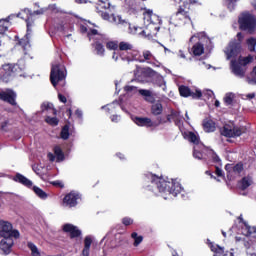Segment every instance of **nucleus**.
Here are the masks:
<instances>
[{
  "label": "nucleus",
  "mask_w": 256,
  "mask_h": 256,
  "mask_svg": "<svg viewBox=\"0 0 256 256\" xmlns=\"http://www.w3.org/2000/svg\"><path fill=\"white\" fill-rule=\"evenodd\" d=\"M60 137H61V139H64V141H66V139H69V125H65L62 128Z\"/></svg>",
  "instance_id": "obj_45"
},
{
  "label": "nucleus",
  "mask_w": 256,
  "mask_h": 256,
  "mask_svg": "<svg viewBox=\"0 0 256 256\" xmlns=\"http://www.w3.org/2000/svg\"><path fill=\"white\" fill-rule=\"evenodd\" d=\"M195 41L198 42L192 47L191 52L193 53V55H195V57H199L200 55H203V53H205V45H209V43H211V39L207 37V34H205V32H200L190 38V43H193Z\"/></svg>",
  "instance_id": "obj_5"
},
{
  "label": "nucleus",
  "mask_w": 256,
  "mask_h": 256,
  "mask_svg": "<svg viewBox=\"0 0 256 256\" xmlns=\"http://www.w3.org/2000/svg\"><path fill=\"white\" fill-rule=\"evenodd\" d=\"M152 115H161L163 113V104L161 102H155L151 107Z\"/></svg>",
  "instance_id": "obj_32"
},
{
  "label": "nucleus",
  "mask_w": 256,
  "mask_h": 256,
  "mask_svg": "<svg viewBox=\"0 0 256 256\" xmlns=\"http://www.w3.org/2000/svg\"><path fill=\"white\" fill-rule=\"evenodd\" d=\"M124 91H126V93H130L131 95H135L137 91L139 92L135 86H125Z\"/></svg>",
  "instance_id": "obj_54"
},
{
  "label": "nucleus",
  "mask_w": 256,
  "mask_h": 256,
  "mask_svg": "<svg viewBox=\"0 0 256 256\" xmlns=\"http://www.w3.org/2000/svg\"><path fill=\"white\" fill-rule=\"evenodd\" d=\"M7 127V117L5 115L0 114V129L5 130Z\"/></svg>",
  "instance_id": "obj_52"
},
{
  "label": "nucleus",
  "mask_w": 256,
  "mask_h": 256,
  "mask_svg": "<svg viewBox=\"0 0 256 256\" xmlns=\"http://www.w3.org/2000/svg\"><path fill=\"white\" fill-rule=\"evenodd\" d=\"M203 95L205 97V99H211V101L215 100V93H213L212 90H204L203 91Z\"/></svg>",
  "instance_id": "obj_47"
},
{
  "label": "nucleus",
  "mask_w": 256,
  "mask_h": 256,
  "mask_svg": "<svg viewBox=\"0 0 256 256\" xmlns=\"http://www.w3.org/2000/svg\"><path fill=\"white\" fill-rule=\"evenodd\" d=\"M239 27L242 31L253 33L256 29V17L250 12H243L238 18Z\"/></svg>",
  "instance_id": "obj_7"
},
{
  "label": "nucleus",
  "mask_w": 256,
  "mask_h": 256,
  "mask_svg": "<svg viewBox=\"0 0 256 256\" xmlns=\"http://www.w3.org/2000/svg\"><path fill=\"white\" fill-rule=\"evenodd\" d=\"M48 9L52 11V13H61V8L57 6V4H51L48 6Z\"/></svg>",
  "instance_id": "obj_55"
},
{
  "label": "nucleus",
  "mask_w": 256,
  "mask_h": 256,
  "mask_svg": "<svg viewBox=\"0 0 256 256\" xmlns=\"http://www.w3.org/2000/svg\"><path fill=\"white\" fill-rule=\"evenodd\" d=\"M248 83L256 84V66L250 73V77H248Z\"/></svg>",
  "instance_id": "obj_50"
},
{
  "label": "nucleus",
  "mask_w": 256,
  "mask_h": 256,
  "mask_svg": "<svg viewBox=\"0 0 256 256\" xmlns=\"http://www.w3.org/2000/svg\"><path fill=\"white\" fill-rule=\"evenodd\" d=\"M144 15V29L137 26H129V33L131 35H144L148 39L159 37L161 33V18L153 13V10L146 9Z\"/></svg>",
  "instance_id": "obj_2"
},
{
  "label": "nucleus",
  "mask_w": 256,
  "mask_h": 256,
  "mask_svg": "<svg viewBox=\"0 0 256 256\" xmlns=\"http://www.w3.org/2000/svg\"><path fill=\"white\" fill-rule=\"evenodd\" d=\"M237 39L238 41L236 40L231 41L229 45L226 47V49L224 50V53L227 59H233L237 57L239 53H241V41H243V34L241 32L237 34Z\"/></svg>",
  "instance_id": "obj_11"
},
{
  "label": "nucleus",
  "mask_w": 256,
  "mask_h": 256,
  "mask_svg": "<svg viewBox=\"0 0 256 256\" xmlns=\"http://www.w3.org/2000/svg\"><path fill=\"white\" fill-rule=\"evenodd\" d=\"M13 180L16 181V183H21V185L28 187V189H31L32 187L35 195H37V197H39V199H42L43 201H45V199L49 197V195L45 191H43V189L37 186H33V182L20 173L16 174Z\"/></svg>",
  "instance_id": "obj_9"
},
{
  "label": "nucleus",
  "mask_w": 256,
  "mask_h": 256,
  "mask_svg": "<svg viewBox=\"0 0 256 256\" xmlns=\"http://www.w3.org/2000/svg\"><path fill=\"white\" fill-rule=\"evenodd\" d=\"M63 231L65 233H69L71 239H75V237L81 236V230H79V228L73 224H65L63 226Z\"/></svg>",
  "instance_id": "obj_23"
},
{
  "label": "nucleus",
  "mask_w": 256,
  "mask_h": 256,
  "mask_svg": "<svg viewBox=\"0 0 256 256\" xmlns=\"http://www.w3.org/2000/svg\"><path fill=\"white\" fill-rule=\"evenodd\" d=\"M58 99L61 103H67V97L63 96V94H58Z\"/></svg>",
  "instance_id": "obj_63"
},
{
  "label": "nucleus",
  "mask_w": 256,
  "mask_h": 256,
  "mask_svg": "<svg viewBox=\"0 0 256 256\" xmlns=\"http://www.w3.org/2000/svg\"><path fill=\"white\" fill-rule=\"evenodd\" d=\"M239 221L242 227V234H244L245 238L243 239L244 246L251 247L254 243H256V228L251 227L245 220H243V216H239Z\"/></svg>",
  "instance_id": "obj_6"
},
{
  "label": "nucleus",
  "mask_w": 256,
  "mask_h": 256,
  "mask_svg": "<svg viewBox=\"0 0 256 256\" xmlns=\"http://www.w3.org/2000/svg\"><path fill=\"white\" fill-rule=\"evenodd\" d=\"M131 237L134 239V247H139L143 242V236H139L136 232H133Z\"/></svg>",
  "instance_id": "obj_42"
},
{
  "label": "nucleus",
  "mask_w": 256,
  "mask_h": 256,
  "mask_svg": "<svg viewBox=\"0 0 256 256\" xmlns=\"http://www.w3.org/2000/svg\"><path fill=\"white\" fill-rule=\"evenodd\" d=\"M237 1L239 0H224V5L229 11H234L235 7H237Z\"/></svg>",
  "instance_id": "obj_38"
},
{
  "label": "nucleus",
  "mask_w": 256,
  "mask_h": 256,
  "mask_svg": "<svg viewBox=\"0 0 256 256\" xmlns=\"http://www.w3.org/2000/svg\"><path fill=\"white\" fill-rule=\"evenodd\" d=\"M112 59L116 63H117V61H119V59H121L122 61H128V63H129L131 61H135V56L131 52L114 51L112 54Z\"/></svg>",
  "instance_id": "obj_20"
},
{
  "label": "nucleus",
  "mask_w": 256,
  "mask_h": 256,
  "mask_svg": "<svg viewBox=\"0 0 256 256\" xmlns=\"http://www.w3.org/2000/svg\"><path fill=\"white\" fill-rule=\"evenodd\" d=\"M58 31H61L64 34L69 33V31H73V26L69 23H62L58 25Z\"/></svg>",
  "instance_id": "obj_35"
},
{
  "label": "nucleus",
  "mask_w": 256,
  "mask_h": 256,
  "mask_svg": "<svg viewBox=\"0 0 256 256\" xmlns=\"http://www.w3.org/2000/svg\"><path fill=\"white\" fill-rule=\"evenodd\" d=\"M0 237L19 239L20 233L18 230L13 229L11 222L0 220Z\"/></svg>",
  "instance_id": "obj_12"
},
{
  "label": "nucleus",
  "mask_w": 256,
  "mask_h": 256,
  "mask_svg": "<svg viewBox=\"0 0 256 256\" xmlns=\"http://www.w3.org/2000/svg\"><path fill=\"white\" fill-rule=\"evenodd\" d=\"M221 135L224 137H241L243 130L233 125L226 124L220 131Z\"/></svg>",
  "instance_id": "obj_14"
},
{
  "label": "nucleus",
  "mask_w": 256,
  "mask_h": 256,
  "mask_svg": "<svg viewBox=\"0 0 256 256\" xmlns=\"http://www.w3.org/2000/svg\"><path fill=\"white\" fill-rule=\"evenodd\" d=\"M54 153L56 155L57 161H63V159H65V154H63V150H61V147L56 146L54 148Z\"/></svg>",
  "instance_id": "obj_40"
},
{
  "label": "nucleus",
  "mask_w": 256,
  "mask_h": 256,
  "mask_svg": "<svg viewBox=\"0 0 256 256\" xmlns=\"http://www.w3.org/2000/svg\"><path fill=\"white\" fill-rule=\"evenodd\" d=\"M145 187L154 195H160L163 199H173L181 193V184L173 179H165L155 174L148 173L145 178Z\"/></svg>",
  "instance_id": "obj_1"
},
{
  "label": "nucleus",
  "mask_w": 256,
  "mask_h": 256,
  "mask_svg": "<svg viewBox=\"0 0 256 256\" xmlns=\"http://www.w3.org/2000/svg\"><path fill=\"white\" fill-rule=\"evenodd\" d=\"M132 121L138 125V127H157V124L152 122L151 118L147 117H132Z\"/></svg>",
  "instance_id": "obj_22"
},
{
  "label": "nucleus",
  "mask_w": 256,
  "mask_h": 256,
  "mask_svg": "<svg viewBox=\"0 0 256 256\" xmlns=\"http://www.w3.org/2000/svg\"><path fill=\"white\" fill-rule=\"evenodd\" d=\"M33 171L34 173H36V175H39V176L43 175V172H41V167H39L38 165L33 166Z\"/></svg>",
  "instance_id": "obj_58"
},
{
  "label": "nucleus",
  "mask_w": 256,
  "mask_h": 256,
  "mask_svg": "<svg viewBox=\"0 0 256 256\" xmlns=\"http://www.w3.org/2000/svg\"><path fill=\"white\" fill-rule=\"evenodd\" d=\"M117 107H119V102L114 101L111 104L103 106L102 109H106L109 113H113L115 111V109H117Z\"/></svg>",
  "instance_id": "obj_43"
},
{
  "label": "nucleus",
  "mask_w": 256,
  "mask_h": 256,
  "mask_svg": "<svg viewBox=\"0 0 256 256\" xmlns=\"http://www.w3.org/2000/svg\"><path fill=\"white\" fill-rule=\"evenodd\" d=\"M251 61H253V57L251 56H247V57H240L238 59V63L242 66L245 67V65H249V63H251Z\"/></svg>",
  "instance_id": "obj_44"
},
{
  "label": "nucleus",
  "mask_w": 256,
  "mask_h": 256,
  "mask_svg": "<svg viewBox=\"0 0 256 256\" xmlns=\"http://www.w3.org/2000/svg\"><path fill=\"white\" fill-rule=\"evenodd\" d=\"M204 147L205 146H203V144L194 146L193 156L195 157V159H203V154L201 153V151Z\"/></svg>",
  "instance_id": "obj_36"
},
{
  "label": "nucleus",
  "mask_w": 256,
  "mask_h": 256,
  "mask_svg": "<svg viewBox=\"0 0 256 256\" xmlns=\"http://www.w3.org/2000/svg\"><path fill=\"white\" fill-rule=\"evenodd\" d=\"M0 241V255H9L11 253V249L15 244L13 238L9 237H1Z\"/></svg>",
  "instance_id": "obj_16"
},
{
  "label": "nucleus",
  "mask_w": 256,
  "mask_h": 256,
  "mask_svg": "<svg viewBox=\"0 0 256 256\" xmlns=\"http://www.w3.org/2000/svg\"><path fill=\"white\" fill-rule=\"evenodd\" d=\"M169 24L174 25V27H182V25H191V27H193L189 12L185 11L183 8H179L178 11L170 17Z\"/></svg>",
  "instance_id": "obj_8"
},
{
  "label": "nucleus",
  "mask_w": 256,
  "mask_h": 256,
  "mask_svg": "<svg viewBox=\"0 0 256 256\" xmlns=\"http://www.w3.org/2000/svg\"><path fill=\"white\" fill-rule=\"evenodd\" d=\"M0 99L2 101H6V103H9L10 105H17V102L15 101V99H17V94L12 90L0 92Z\"/></svg>",
  "instance_id": "obj_21"
},
{
  "label": "nucleus",
  "mask_w": 256,
  "mask_h": 256,
  "mask_svg": "<svg viewBox=\"0 0 256 256\" xmlns=\"http://www.w3.org/2000/svg\"><path fill=\"white\" fill-rule=\"evenodd\" d=\"M110 119H111L112 123H119V121H121V116L113 115V116H111Z\"/></svg>",
  "instance_id": "obj_59"
},
{
  "label": "nucleus",
  "mask_w": 256,
  "mask_h": 256,
  "mask_svg": "<svg viewBox=\"0 0 256 256\" xmlns=\"http://www.w3.org/2000/svg\"><path fill=\"white\" fill-rule=\"evenodd\" d=\"M253 183V179L251 177H244L241 181V189H247V187H251Z\"/></svg>",
  "instance_id": "obj_41"
},
{
  "label": "nucleus",
  "mask_w": 256,
  "mask_h": 256,
  "mask_svg": "<svg viewBox=\"0 0 256 256\" xmlns=\"http://www.w3.org/2000/svg\"><path fill=\"white\" fill-rule=\"evenodd\" d=\"M137 6V2L135 0H126L125 7L126 9H135Z\"/></svg>",
  "instance_id": "obj_53"
},
{
  "label": "nucleus",
  "mask_w": 256,
  "mask_h": 256,
  "mask_svg": "<svg viewBox=\"0 0 256 256\" xmlns=\"http://www.w3.org/2000/svg\"><path fill=\"white\" fill-rule=\"evenodd\" d=\"M225 169L229 179H235V177H239L241 173H243V164L238 163L235 166H233V164H227Z\"/></svg>",
  "instance_id": "obj_17"
},
{
  "label": "nucleus",
  "mask_w": 256,
  "mask_h": 256,
  "mask_svg": "<svg viewBox=\"0 0 256 256\" xmlns=\"http://www.w3.org/2000/svg\"><path fill=\"white\" fill-rule=\"evenodd\" d=\"M183 137L190 143H193L194 147L203 145L201 142H199V136L194 132H189V131L183 132Z\"/></svg>",
  "instance_id": "obj_25"
},
{
  "label": "nucleus",
  "mask_w": 256,
  "mask_h": 256,
  "mask_svg": "<svg viewBox=\"0 0 256 256\" xmlns=\"http://www.w3.org/2000/svg\"><path fill=\"white\" fill-rule=\"evenodd\" d=\"M4 199H5V193L0 192V209H3V207H5Z\"/></svg>",
  "instance_id": "obj_57"
},
{
  "label": "nucleus",
  "mask_w": 256,
  "mask_h": 256,
  "mask_svg": "<svg viewBox=\"0 0 256 256\" xmlns=\"http://www.w3.org/2000/svg\"><path fill=\"white\" fill-rule=\"evenodd\" d=\"M230 69L233 75H235L236 77H239V79H243L247 71L245 66H242L239 62L235 60H231Z\"/></svg>",
  "instance_id": "obj_19"
},
{
  "label": "nucleus",
  "mask_w": 256,
  "mask_h": 256,
  "mask_svg": "<svg viewBox=\"0 0 256 256\" xmlns=\"http://www.w3.org/2000/svg\"><path fill=\"white\" fill-rule=\"evenodd\" d=\"M106 49H108V51H117V49H119V42H117V41H108L106 43Z\"/></svg>",
  "instance_id": "obj_37"
},
{
  "label": "nucleus",
  "mask_w": 256,
  "mask_h": 256,
  "mask_svg": "<svg viewBox=\"0 0 256 256\" xmlns=\"http://www.w3.org/2000/svg\"><path fill=\"white\" fill-rule=\"evenodd\" d=\"M118 49L119 51H124V53H129V51H133V44L122 41L118 44Z\"/></svg>",
  "instance_id": "obj_31"
},
{
  "label": "nucleus",
  "mask_w": 256,
  "mask_h": 256,
  "mask_svg": "<svg viewBox=\"0 0 256 256\" xmlns=\"http://www.w3.org/2000/svg\"><path fill=\"white\" fill-rule=\"evenodd\" d=\"M233 99H235V94L227 93L224 97V103L231 105V103H233Z\"/></svg>",
  "instance_id": "obj_46"
},
{
  "label": "nucleus",
  "mask_w": 256,
  "mask_h": 256,
  "mask_svg": "<svg viewBox=\"0 0 256 256\" xmlns=\"http://www.w3.org/2000/svg\"><path fill=\"white\" fill-rule=\"evenodd\" d=\"M179 92L182 97H192L193 99H201V97H203V92H201V90L196 89L193 91L186 86H180Z\"/></svg>",
  "instance_id": "obj_18"
},
{
  "label": "nucleus",
  "mask_w": 256,
  "mask_h": 256,
  "mask_svg": "<svg viewBox=\"0 0 256 256\" xmlns=\"http://www.w3.org/2000/svg\"><path fill=\"white\" fill-rule=\"evenodd\" d=\"M209 248L211 249V251L213 253H215V255H219V256H235L233 255V252H225V248L217 245V244H213L212 242H209Z\"/></svg>",
  "instance_id": "obj_24"
},
{
  "label": "nucleus",
  "mask_w": 256,
  "mask_h": 256,
  "mask_svg": "<svg viewBox=\"0 0 256 256\" xmlns=\"http://www.w3.org/2000/svg\"><path fill=\"white\" fill-rule=\"evenodd\" d=\"M9 25H10L9 21L0 20V47L8 39V37L3 35V33H5V31H7V29H9Z\"/></svg>",
  "instance_id": "obj_26"
},
{
  "label": "nucleus",
  "mask_w": 256,
  "mask_h": 256,
  "mask_svg": "<svg viewBox=\"0 0 256 256\" xmlns=\"http://www.w3.org/2000/svg\"><path fill=\"white\" fill-rule=\"evenodd\" d=\"M65 77H67L65 66L59 63H53L50 72V81L53 87H57L61 81H64Z\"/></svg>",
  "instance_id": "obj_10"
},
{
  "label": "nucleus",
  "mask_w": 256,
  "mask_h": 256,
  "mask_svg": "<svg viewBox=\"0 0 256 256\" xmlns=\"http://www.w3.org/2000/svg\"><path fill=\"white\" fill-rule=\"evenodd\" d=\"M31 17H33V14H30V17H28L26 19V23H27V34L25 35L24 38H22L19 41V45H21V47L24 50L25 55H27V51L31 50V44L29 43V38L31 37Z\"/></svg>",
  "instance_id": "obj_13"
},
{
  "label": "nucleus",
  "mask_w": 256,
  "mask_h": 256,
  "mask_svg": "<svg viewBox=\"0 0 256 256\" xmlns=\"http://www.w3.org/2000/svg\"><path fill=\"white\" fill-rule=\"evenodd\" d=\"M142 55H143V57H144V60H141L142 63L145 62V61H147L148 63H150V64H152V65H155L156 67H159V64L153 62V61H155V56H153V54L151 53V51H149V50H144V51L142 52Z\"/></svg>",
  "instance_id": "obj_28"
},
{
  "label": "nucleus",
  "mask_w": 256,
  "mask_h": 256,
  "mask_svg": "<svg viewBox=\"0 0 256 256\" xmlns=\"http://www.w3.org/2000/svg\"><path fill=\"white\" fill-rule=\"evenodd\" d=\"M199 66L202 67V69H211V65H209L203 61L199 62Z\"/></svg>",
  "instance_id": "obj_61"
},
{
  "label": "nucleus",
  "mask_w": 256,
  "mask_h": 256,
  "mask_svg": "<svg viewBox=\"0 0 256 256\" xmlns=\"http://www.w3.org/2000/svg\"><path fill=\"white\" fill-rule=\"evenodd\" d=\"M28 249H30L32 256H41V251H39V248H37L35 244L29 242Z\"/></svg>",
  "instance_id": "obj_39"
},
{
  "label": "nucleus",
  "mask_w": 256,
  "mask_h": 256,
  "mask_svg": "<svg viewBox=\"0 0 256 256\" xmlns=\"http://www.w3.org/2000/svg\"><path fill=\"white\" fill-rule=\"evenodd\" d=\"M203 129L206 133H213V131L216 129L215 122L209 119L204 120Z\"/></svg>",
  "instance_id": "obj_29"
},
{
  "label": "nucleus",
  "mask_w": 256,
  "mask_h": 256,
  "mask_svg": "<svg viewBox=\"0 0 256 256\" xmlns=\"http://www.w3.org/2000/svg\"><path fill=\"white\" fill-rule=\"evenodd\" d=\"M92 3L96 5L97 11H100L101 9L107 11V9H110L111 7L109 0H92Z\"/></svg>",
  "instance_id": "obj_27"
},
{
  "label": "nucleus",
  "mask_w": 256,
  "mask_h": 256,
  "mask_svg": "<svg viewBox=\"0 0 256 256\" xmlns=\"http://www.w3.org/2000/svg\"><path fill=\"white\" fill-rule=\"evenodd\" d=\"M246 43L249 51H255L256 40L254 38H249Z\"/></svg>",
  "instance_id": "obj_49"
},
{
  "label": "nucleus",
  "mask_w": 256,
  "mask_h": 256,
  "mask_svg": "<svg viewBox=\"0 0 256 256\" xmlns=\"http://www.w3.org/2000/svg\"><path fill=\"white\" fill-rule=\"evenodd\" d=\"M92 243H93V236H86L84 238V248L91 249Z\"/></svg>",
  "instance_id": "obj_48"
},
{
  "label": "nucleus",
  "mask_w": 256,
  "mask_h": 256,
  "mask_svg": "<svg viewBox=\"0 0 256 256\" xmlns=\"http://www.w3.org/2000/svg\"><path fill=\"white\" fill-rule=\"evenodd\" d=\"M5 72L3 76L0 75V81L5 83L9 82L8 77H29L27 72H25V62L23 60L19 61L16 65L6 64L2 67L1 73Z\"/></svg>",
  "instance_id": "obj_4"
},
{
  "label": "nucleus",
  "mask_w": 256,
  "mask_h": 256,
  "mask_svg": "<svg viewBox=\"0 0 256 256\" xmlns=\"http://www.w3.org/2000/svg\"><path fill=\"white\" fill-rule=\"evenodd\" d=\"M89 249H90V248H84V249L82 250V256H89Z\"/></svg>",
  "instance_id": "obj_64"
},
{
  "label": "nucleus",
  "mask_w": 256,
  "mask_h": 256,
  "mask_svg": "<svg viewBox=\"0 0 256 256\" xmlns=\"http://www.w3.org/2000/svg\"><path fill=\"white\" fill-rule=\"evenodd\" d=\"M101 13L102 19H109V14L107 12H104L103 10H98Z\"/></svg>",
  "instance_id": "obj_62"
},
{
  "label": "nucleus",
  "mask_w": 256,
  "mask_h": 256,
  "mask_svg": "<svg viewBox=\"0 0 256 256\" xmlns=\"http://www.w3.org/2000/svg\"><path fill=\"white\" fill-rule=\"evenodd\" d=\"M41 109L42 111H49V113H53V115L57 114V110H55V108H53V104L49 102H44L41 105Z\"/></svg>",
  "instance_id": "obj_34"
},
{
  "label": "nucleus",
  "mask_w": 256,
  "mask_h": 256,
  "mask_svg": "<svg viewBox=\"0 0 256 256\" xmlns=\"http://www.w3.org/2000/svg\"><path fill=\"white\" fill-rule=\"evenodd\" d=\"M138 93L142 95V97H145V101H148V103H153L155 100V98H153V92L150 90L140 89Z\"/></svg>",
  "instance_id": "obj_30"
},
{
  "label": "nucleus",
  "mask_w": 256,
  "mask_h": 256,
  "mask_svg": "<svg viewBox=\"0 0 256 256\" xmlns=\"http://www.w3.org/2000/svg\"><path fill=\"white\" fill-rule=\"evenodd\" d=\"M122 223L123 225H133V219L129 218V217H125L122 219Z\"/></svg>",
  "instance_id": "obj_56"
},
{
  "label": "nucleus",
  "mask_w": 256,
  "mask_h": 256,
  "mask_svg": "<svg viewBox=\"0 0 256 256\" xmlns=\"http://www.w3.org/2000/svg\"><path fill=\"white\" fill-rule=\"evenodd\" d=\"M46 123H48L49 125H58L59 124V120H57L56 117H49L47 116L46 119H45Z\"/></svg>",
  "instance_id": "obj_51"
},
{
  "label": "nucleus",
  "mask_w": 256,
  "mask_h": 256,
  "mask_svg": "<svg viewBox=\"0 0 256 256\" xmlns=\"http://www.w3.org/2000/svg\"><path fill=\"white\" fill-rule=\"evenodd\" d=\"M111 19L113 21V23H115L116 25H128V27H130L131 24L127 23V21L123 20V18H121V16L119 15H112ZM135 25H131V27H134Z\"/></svg>",
  "instance_id": "obj_33"
},
{
  "label": "nucleus",
  "mask_w": 256,
  "mask_h": 256,
  "mask_svg": "<svg viewBox=\"0 0 256 256\" xmlns=\"http://www.w3.org/2000/svg\"><path fill=\"white\" fill-rule=\"evenodd\" d=\"M159 87H161L162 90L167 91V85L165 84V80H163V78H160Z\"/></svg>",
  "instance_id": "obj_60"
},
{
  "label": "nucleus",
  "mask_w": 256,
  "mask_h": 256,
  "mask_svg": "<svg viewBox=\"0 0 256 256\" xmlns=\"http://www.w3.org/2000/svg\"><path fill=\"white\" fill-rule=\"evenodd\" d=\"M95 24H91V22H86L85 24L81 25L80 29L83 33H87V37L89 41H95L92 45L100 57L105 55V46L102 43L107 41V36L104 34L99 33L97 29H95Z\"/></svg>",
  "instance_id": "obj_3"
},
{
  "label": "nucleus",
  "mask_w": 256,
  "mask_h": 256,
  "mask_svg": "<svg viewBox=\"0 0 256 256\" xmlns=\"http://www.w3.org/2000/svg\"><path fill=\"white\" fill-rule=\"evenodd\" d=\"M81 199V195L77 192H70L65 195L62 201L63 207H77V201Z\"/></svg>",
  "instance_id": "obj_15"
}]
</instances>
